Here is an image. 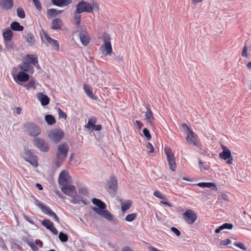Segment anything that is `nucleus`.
I'll return each instance as SVG.
<instances>
[{"label": "nucleus", "mask_w": 251, "mask_h": 251, "mask_svg": "<svg viewBox=\"0 0 251 251\" xmlns=\"http://www.w3.org/2000/svg\"><path fill=\"white\" fill-rule=\"evenodd\" d=\"M92 202L97 206L93 207L92 209L94 212L109 221L113 220V216L106 209V205L105 203L96 198L93 199Z\"/></svg>", "instance_id": "obj_1"}, {"label": "nucleus", "mask_w": 251, "mask_h": 251, "mask_svg": "<svg viewBox=\"0 0 251 251\" xmlns=\"http://www.w3.org/2000/svg\"><path fill=\"white\" fill-rule=\"evenodd\" d=\"M98 4L96 2H93L91 4L89 2L82 0L76 5L75 10L77 13H92L94 10L98 11Z\"/></svg>", "instance_id": "obj_2"}, {"label": "nucleus", "mask_w": 251, "mask_h": 251, "mask_svg": "<svg viewBox=\"0 0 251 251\" xmlns=\"http://www.w3.org/2000/svg\"><path fill=\"white\" fill-rule=\"evenodd\" d=\"M69 147L67 144L59 145L57 148L56 166L59 167L67 156Z\"/></svg>", "instance_id": "obj_3"}, {"label": "nucleus", "mask_w": 251, "mask_h": 251, "mask_svg": "<svg viewBox=\"0 0 251 251\" xmlns=\"http://www.w3.org/2000/svg\"><path fill=\"white\" fill-rule=\"evenodd\" d=\"M103 44L101 46V48H103L102 53L105 56L109 55L112 52V48L111 44V38L110 35L107 33H103L101 36Z\"/></svg>", "instance_id": "obj_4"}, {"label": "nucleus", "mask_w": 251, "mask_h": 251, "mask_svg": "<svg viewBox=\"0 0 251 251\" xmlns=\"http://www.w3.org/2000/svg\"><path fill=\"white\" fill-rule=\"evenodd\" d=\"M64 135L63 131L58 129H53L48 132V136L50 140L55 143H58L63 138Z\"/></svg>", "instance_id": "obj_5"}, {"label": "nucleus", "mask_w": 251, "mask_h": 251, "mask_svg": "<svg viewBox=\"0 0 251 251\" xmlns=\"http://www.w3.org/2000/svg\"><path fill=\"white\" fill-rule=\"evenodd\" d=\"M35 204L41 209L44 213L51 217L55 221L58 223L59 222V219L57 216L48 206L41 202L39 201H35Z\"/></svg>", "instance_id": "obj_6"}, {"label": "nucleus", "mask_w": 251, "mask_h": 251, "mask_svg": "<svg viewBox=\"0 0 251 251\" xmlns=\"http://www.w3.org/2000/svg\"><path fill=\"white\" fill-rule=\"evenodd\" d=\"M164 152L167 156L169 168L172 171L174 172L176 170V168L174 154L173 153L171 149L169 147H165L164 148Z\"/></svg>", "instance_id": "obj_7"}, {"label": "nucleus", "mask_w": 251, "mask_h": 251, "mask_svg": "<svg viewBox=\"0 0 251 251\" xmlns=\"http://www.w3.org/2000/svg\"><path fill=\"white\" fill-rule=\"evenodd\" d=\"M25 131L31 136H37L41 132L40 128L35 124L27 123L24 126Z\"/></svg>", "instance_id": "obj_8"}, {"label": "nucleus", "mask_w": 251, "mask_h": 251, "mask_svg": "<svg viewBox=\"0 0 251 251\" xmlns=\"http://www.w3.org/2000/svg\"><path fill=\"white\" fill-rule=\"evenodd\" d=\"M72 180L69 173L66 170H63L59 174L58 183L61 186L63 187L71 184Z\"/></svg>", "instance_id": "obj_9"}, {"label": "nucleus", "mask_w": 251, "mask_h": 251, "mask_svg": "<svg viewBox=\"0 0 251 251\" xmlns=\"http://www.w3.org/2000/svg\"><path fill=\"white\" fill-rule=\"evenodd\" d=\"M186 140L189 144L197 146L199 149H201L199 146V139L192 130H189V132L186 133Z\"/></svg>", "instance_id": "obj_10"}, {"label": "nucleus", "mask_w": 251, "mask_h": 251, "mask_svg": "<svg viewBox=\"0 0 251 251\" xmlns=\"http://www.w3.org/2000/svg\"><path fill=\"white\" fill-rule=\"evenodd\" d=\"M33 141L34 145L41 151L47 152L49 151L48 144L44 139L36 137L33 139Z\"/></svg>", "instance_id": "obj_11"}, {"label": "nucleus", "mask_w": 251, "mask_h": 251, "mask_svg": "<svg viewBox=\"0 0 251 251\" xmlns=\"http://www.w3.org/2000/svg\"><path fill=\"white\" fill-rule=\"evenodd\" d=\"M183 216L185 221L189 225L193 224L195 222L197 218L196 213L191 210H186L183 214Z\"/></svg>", "instance_id": "obj_12"}, {"label": "nucleus", "mask_w": 251, "mask_h": 251, "mask_svg": "<svg viewBox=\"0 0 251 251\" xmlns=\"http://www.w3.org/2000/svg\"><path fill=\"white\" fill-rule=\"evenodd\" d=\"M24 157L26 161L28 162L33 167H36L38 166L37 157L34 155L31 151H25L24 153Z\"/></svg>", "instance_id": "obj_13"}, {"label": "nucleus", "mask_w": 251, "mask_h": 251, "mask_svg": "<svg viewBox=\"0 0 251 251\" xmlns=\"http://www.w3.org/2000/svg\"><path fill=\"white\" fill-rule=\"evenodd\" d=\"M223 151L219 154L220 158L224 160H227L226 163L228 164L232 163L233 158L230 150L226 147H223Z\"/></svg>", "instance_id": "obj_14"}, {"label": "nucleus", "mask_w": 251, "mask_h": 251, "mask_svg": "<svg viewBox=\"0 0 251 251\" xmlns=\"http://www.w3.org/2000/svg\"><path fill=\"white\" fill-rule=\"evenodd\" d=\"M61 190L63 193L71 197H73L76 195V191L75 186L71 184L61 187Z\"/></svg>", "instance_id": "obj_15"}, {"label": "nucleus", "mask_w": 251, "mask_h": 251, "mask_svg": "<svg viewBox=\"0 0 251 251\" xmlns=\"http://www.w3.org/2000/svg\"><path fill=\"white\" fill-rule=\"evenodd\" d=\"M13 77L15 81L17 82H25L29 79V76L27 74L23 72H19L17 75L13 74Z\"/></svg>", "instance_id": "obj_16"}, {"label": "nucleus", "mask_w": 251, "mask_h": 251, "mask_svg": "<svg viewBox=\"0 0 251 251\" xmlns=\"http://www.w3.org/2000/svg\"><path fill=\"white\" fill-rule=\"evenodd\" d=\"M42 38H44L47 40V41L52 46V47L55 50H59V46L57 41L50 37L48 35V34L45 31H43V35H42Z\"/></svg>", "instance_id": "obj_17"}, {"label": "nucleus", "mask_w": 251, "mask_h": 251, "mask_svg": "<svg viewBox=\"0 0 251 251\" xmlns=\"http://www.w3.org/2000/svg\"><path fill=\"white\" fill-rule=\"evenodd\" d=\"M146 110L145 114L146 120L150 123L151 126H153L155 119L149 105L146 106Z\"/></svg>", "instance_id": "obj_18"}, {"label": "nucleus", "mask_w": 251, "mask_h": 251, "mask_svg": "<svg viewBox=\"0 0 251 251\" xmlns=\"http://www.w3.org/2000/svg\"><path fill=\"white\" fill-rule=\"evenodd\" d=\"M14 6L13 0H0V8L3 10H9L11 9Z\"/></svg>", "instance_id": "obj_19"}, {"label": "nucleus", "mask_w": 251, "mask_h": 251, "mask_svg": "<svg viewBox=\"0 0 251 251\" xmlns=\"http://www.w3.org/2000/svg\"><path fill=\"white\" fill-rule=\"evenodd\" d=\"M20 69L23 72H28L30 74H32L34 72L33 67L30 66L29 64L26 62H23V63L19 66Z\"/></svg>", "instance_id": "obj_20"}, {"label": "nucleus", "mask_w": 251, "mask_h": 251, "mask_svg": "<svg viewBox=\"0 0 251 251\" xmlns=\"http://www.w3.org/2000/svg\"><path fill=\"white\" fill-rule=\"evenodd\" d=\"M37 99L41 102V104L43 106L48 105L50 102V99L46 95H44L42 93H38L36 95Z\"/></svg>", "instance_id": "obj_21"}, {"label": "nucleus", "mask_w": 251, "mask_h": 251, "mask_svg": "<svg viewBox=\"0 0 251 251\" xmlns=\"http://www.w3.org/2000/svg\"><path fill=\"white\" fill-rule=\"evenodd\" d=\"M52 4L59 7L66 6L72 3V0H51Z\"/></svg>", "instance_id": "obj_22"}, {"label": "nucleus", "mask_w": 251, "mask_h": 251, "mask_svg": "<svg viewBox=\"0 0 251 251\" xmlns=\"http://www.w3.org/2000/svg\"><path fill=\"white\" fill-rule=\"evenodd\" d=\"M79 38L83 46H87L90 42V39L88 35L83 32H81L79 33Z\"/></svg>", "instance_id": "obj_23"}, {"label": "nucleus", "mask_w": 251, "mask_h": 251, "mask_svg": "<svg viewBox=\"0 0 251 251\" xmlns=\"http://www.w3.org/2000/svg\"><path fill=\"white\" fill-rule=\"evenodd\" d=\"M25 39L29 46L33 45L35 42L34 35L31 32H27L25 36Z\"/></svg>", "instance_id": "obj_24"}, {"label": "nucleus", "mask_w": 251, "mask_h": 251, "mask_svg": "<svg viewBox=\"0 0 251 251\" xmlns=\"http://www.w3.org/2000/svg\"><path fill=\"white\" fill-rule=\"evenodd\" d=\"M62 25V21L60 19H55L52 20L51 27L53 29H60Z\"/></svg>", "instance_id": "obj_25"}, {"label": "nucleus", "mask_w": 251, "mask_h": 251, "mask_svg": "<svg viewBox=\"0 0 251 251\" xmlns=\"http://www.w3.org/2000/svg\"><path fill=\"white\" fill-rule=\"evenodd\" d=\"M62 11L57 10L55 9H50L47 11V16L48 19L54 18L61 13Z\"/></svg>", "instance_id": "obj_26"}, {"label": "nucleus", "mask_w": 251, "mask_h": 251, "mask_svg": "<svg viewBox=\"0 0 251 251\" xmlns=\"http://www.w3.org/2000/svg\"><path fill=\"white\" fill-rule=\"evenodd\" d=\"M4 41H10L12 39L13 33L9 29H6L2 33Z\"/></svg>", "instance_id": "obj_27"}, {"label": "nucleus", "mask_w": 251, "mask_h": 251, "mask_svg": "<svg viewBox=\"0 0 251 251\" xmlns=\"http://www.w3.org/2000/svg\"><path fill=\"white\" fill-rule=\"evenodd\" d=\"M109 189L113 191H115L117 188V181L115 177H111L108 181Z\"/></svg>", "instance_id": "obj_28"}, {"label": "nucleus", "mask_w": 251, "mask_h": 251, "mask_svg": "<svg viewBox=\"0 0 251 251\" xmlns=\"http://www.w3.org/2000/svg\"><path fill=\"white\" fill-rule=\"evenodd\" d=\"M25 87H26L27 89L32 88L35 90H38L40 89L41 85L39 83H36L35 81H30L25 85Z\"/></svg>", "instance_id": "obj_29"}, {"label": "nucleus", "mask_w": 251, "mask_h": 251, "mask_svg": "<svg viewBox=\"0 0 251 251\" xmlns=\"http://www.w3.org/2000/svg\"><path fill=\"white\" fill-rule=\"evenodd\" d=\"M197 185L201 187L210 188L213 187V190L214 191H217V187L216 185L214 183L211 182H199Z\"/></svg>", "instance_id": "obj_30"}, {"label": "nucleus", "mask_w": 251, "mask_h": 251, "mask_svg": "<svg viewBox=\"0 0 251 251\" xmlns=\"http://www.w3.org/2000/svg\"><path fill=\"white\" fill-rule=\"evenodd\" d=\"M97 119L96 117H92L88 120L87 124L85 126V127L90 130L95 124L97 123Z\"/></svg>", "instance_id": "obj_31"}, {"label": "nucleus", "mask_w": 251, "mask_h": 251, "mask_svg": "<svg viewBox=\"0 0 251 251\" xmlns=\"http://www.w3.org/2000/svg\"><path fill=\"white\" fill-rule=\"evenodd\" d=\"M73 199L71 200V202L73 204H80L83 203L84 204H86V202L84 200L82 199V198L79 196H74L72 197Z\"/></svg>", "instance_id": "obj_32"}, {"label": "nucleus", "mask_w": 251, "mask_h": 251, "mask_svg": "<svg viewBox=\"0 0 251 251\" xmlns=\"http://www.w3.org/2000/svg\"><path fill=\"white\" fill-rule=\"evenodd\" d=\"M25 58L29 63L33 65H35V64L38 62V58L35 55L27 54L25 56Z\"/></svg>", "instance_id": "obj_33"}, {"label": "nucleus", "mask_w": 251, "mask_h": 251, "mask_svg": "<svg viewBox=\"0 0 251 251\" xmlns=\"http://www.w3.org/2000/svg\"><path fill=\"white\" fill-rule=\"evenodd\" d=\"M11 28L15 31H21L24 30V26L21 25L18 22H14L11 24Z\"/></svg>", "instance_id": "obj_34"}, {"label": "nucleus", "mask_w": 251, "mask_h": 251, "mask_svg": "<svg viewBox=\"0 0 251 251\" xmlns=\"http://www.w3.org/2000/svg\"><path fill=\"white\" fill-rule=\"evenodd\" d=\"M84 90L86 95L91 99H94V95L91 91L90 86L86 84H84L83 86Z\"/></svg>", "instance_id": "obj_35"}, {"label": "nucleus", "mask_w": 251, "mask_h": 251, "mask_svg": "<svg viewBox=\"0 0 251 251\" xmlns=\"http://www.w3.org/2000/svg\"><path fill=\"white\" fill-rule=\"evenodd\" d=\"M131 203L132 202L130 201H128L126 202L122 203L121 205L122 211L125 212L129 209L130 207Z\"/></svg>", "instance_id": "obj_36"}, {"label": "nucleus", "mask_w": 251, "mask_h": 251, "mask_svg": "<svg viewBox=\"0 0 251 251\" xmlns=\"http://www.w3.org/2000/svg\"><path fill=\"white\" fill-rule=\"evenodd\" d=\"M42 224L44 226L49 230L51 229L50 228L53 226V223L48 219L44 220L42 221Z\"/></svg>", "instance_id": "obj_37"}, {"label": "nucleus", "mask_w": 251, "mask_h": 251, "mask_svg": "<svg viewBox=\"0 0 251 251\" xmlns=\"http://www.w3.org/2000/svg\"><path fill=\"white\" fill-rule=\"evenodd\" d=\"M45 120L47 123L50 125H51L55 123L54 118L50 115H46L45 116Z\"/></svg>", "instance_id": "obj_38"}, {"label": "nucleus", "mask_w": 251, "mask_h": 251, "mask_svg": "<svg viewBox=\"0 0 251 251\" xmlns=\"http://www.w3.org/2000/svg\"><path fill=\"white\" fill-rule=\"evenodd\" d=\"M80 13H77L76 10L74 12V21L77 26H79L80 24L81 16L79 15Z\"/></svg>", "instance_id": "obj_39"}, {"label": "nucleus", "mask_w": 251, "mask_h": 251, "mask_svg": "<svg viewBox=\"0 0 251 251\" xmlns=\"http://www.w3.org/2000/svg\"><path fill=\"white\" fill-rule=\"evenodd\" d=\"M17 14L20 18L24 19L25 17V11L24 9L21 7H18L17 9Z\"/></svg>", "instance_id": "obj_40"}, {"label": "nucleus", "mask_w": 251, "mask_h": 251, "mask_svg": "<svg viewBox=\"0 0 251 251\" xmlns=\"http://www.w3.org/2000/svg\"><path fill=\"white\" fill-rule=\"evenodd\" d=\"M58 238L60 241L62 242H67L68 240V237L66 234L61 232L59 234Z\"/></svg>", "instance_id": "obj_41"}, {"label": "nucleus", "mask_w": 251, "mask_h": 251, "mask_svg": "<svg viewBox=\"0 0 251 251\" xmlns=\"http://www.w3.org/2000/svg\"><path fill=\"white\" fill-rule=\"evenodd\" d=\"M137 216L136 213H131L130 214L127 215L126 217V220L127 222H132L135 220Z\"/></svg>", "instance_id": "obj_42"}, {"label": "nucleus", "mask_w": 251, "mask_h": 251, "mask_svg": "<svg viewBox=\"0 0 251 251\" xmlns=\"http://www.w3.org/2000/svg\"><path fill=\"white\" fill-rule=\"evenodd\" d=\"M153 195L160 199L166 200V197L158 190L155 191L153 193Z\"/></svg>", "instance_id": "obj_43"}, {"label": "nucleus", "mask_w": 251, "mask_h": 251, "mask_svg": "<svg viewBox=\"0 0 251 251\" xmlns=\"http://www.w3.org/2000/svg\"><path fill=\"white\" fill-rule=\"evenodd\" d=\"M233 226V225L230 223H225L221 226L223 230L225 229H231Z\"/></svg>", "instance_id": "obj_44"}, {"label": "nucleus", "mask_w": 251, "mask_h": 251, "mask_svg": "<svg viewBox=\"0 0 251 251\" xmlns=\"http://www.w3.org/2000/svg\"><path fill=\"white\" fill-rule=\"evenodd\" d=\"M78 193L84 196H87L88 194V192L87 189L85 187H81L78 189Z\"/></svg>", "instance_id": "obj_45"}, {"label": "nucleus", "mask_w": 251, "mask_h": 251, "mask_svg": "<svg viewBox=\"0 0 251 251\" xmlns=\"http://www.w3.org/2000/svg\"><path fill=\"white\" fill-rule=\"evenodd\" d=\"M144 135L147 140H150L151 138V135L150 133L149 130L147 128H144L143 130Z\"/></svg>", "instance_id": "obj_46"}, {"label": "nucleus", "mask_w": 251, "mask_h": 251, "mask_svg": "<svg viewBox=\"0 0 251 251\" xmlns=\"http://www.w3.org/2000/svg\"><path fill=\"white\" fill-rule=\"evenodd\" d=\"M58 116L59 118H62L64 119H66L67 115L65 113H64L60 108H59L58 110Z\"/></svg>", "instance_id": "obj_47"}, {"label": "nucleus", "mask_w": 251, "mask_h": 251, "mask_svg": "<svg viewBox=\"0 0 251 251\" xmlns=\"http://www.w3.org/2000/svg\"><path fill=\"white\" fill-rule=\"evenodd\" d=\"M248 47L246 45V43H245V46L242 50V56L243 57H248V54L247 53Z\"/></svg>", "instance_id": "obj_48"}, {"label": "nucleus", "mask_w": 251, "mask_h": 251, "mask_svg": "<svg viewBox=\"0 0 251 251\" xmlns=\"http://www.w3.org/2000/svg\"><path fill=\"white\" fill-rule=\"evenodd\" d=\"M233 245L243 250H246L247 249L246 247L243 244L240 242H234Z\"/></svg>", "instance_id": "obj_49"}, {"label": "nucleus", "mask_w": 251, "mask_h": 251, "mask_svg": "<svg viewBox=\"0 0 251 251\" xmlns=\"http://www.w3.org/2000/svg\"><path fill=\"white\" fill-rule=\"evenodd\" d=\"M28 245L34 251L38 250V248L36 245L33 242H27Z\"/></svg>", "instance_id": "obj_50"}, {"label": "nucleus", "mask_w": 251, "mask_h": 251, "mask_svg": "<svg viewBox=\"0 0 251 251\" xmlns=\"http://www.w3.org/2000/svg\"><path fill=\"white\" fill-rule=\"evenodd\" d=\"M218 199L219 201H220L221 200H223L224 201H228V195H226V194L223 193L218 197Z\"/></svg>", "instance_id": "obj_51"}, {"label": "nucleus", "mask_w": 251, "mask_h": 251, "mask_svg": "<svg viewBox=\"0 0 251 251\" xmlns=\"http://www.w3.org/2000/svg\"><path fill=\"white\" fill-rule=\"evenodd\" d=\"M198 164H199V166L201 171L203 173H205V171L207 170V169L206 167H205L204 166H203L202 165V163L201 161L200 160L199 161Z\"/></svg>", "instance_id": "obj_52"}, {"label": "nucleus", "mask_w": 251, "mask_h": 251, "mask_svg": "<svg viewBox=\"0 0 251 251\" xmlns=\"http://www.w3.org/2000/svg\"><path fill=\"white\" fill-rule=\"evenodd\" d=\"M36 8L40 10L41 9V5L39 0H32Z\"/></svg>", "instance_id": "obj_53"}, {"label": "nucleus", "mask_w": 251, "mask_h": 251, "mask_svg": "<svg viewBox=\"0 0 251 251\" xmlns=\"http://www.w3.org/2000/svg\"><path fill=\"white\" fill-rule=\"evenodd\" d=\"M171 230L177 236H179L180 235V232L179 230L175 227H172Z\"/></svg>", "instance_id": "obj_54"}, {"label": "nucleus", "mask_w": 251, "mask_h": 251, "mask_svg": "<svg viewBox=\"0 0 251 251\" xmlns=\"http://www.w3.org/2000/svg\"><path fill=\"white\" fill-rule=\"evenodd\" d=\"M147 148L149 149L148 152L150 153L153 152L154 151V148L152 145L149 142L147 145Z\"/></svg>", "instance_id": "obj_55"}, {"label": "nucleus", "mask_w": 251, "mask_h": 251, "mask_svg": "<svg viewBox=\"0 0 251 251\" xmlns=\"http://www.w3.org/2000/svg\"><path fill=\"white\" fill-rule=\"evenodd\" d=\"M135 126L138 130H140L142 127L143 124L139 121H136L135 123Z\"/></svg>", "instance_id": "obj_56"}, {"label": "nucleus", "mask_w": 251, "mask_h": 251, "mask_svg": "<svg viewBox=\"0 0 251 251\" xmlns=\"http://www.w3.org/2000/svg\"><path fill=\"white\" fill-rule=\"evenodd\" d=\"M5 43L6 48L8 49H11L13 48V46L10 41H4Z\"/></svg>", "instance_id": "obj_57"}, {"label": "nucleus", "mask_w": 251, "mask_h": 251, "mask_svg": "<svg viewBox=\"0 0 251 251\" xmlns=\"http://www.w3.org/2000/svg\"><path fill=\"white\" fill-rule=\"evenodd\" d=\"M101 129V126L100 125H95L92 128L91 130L100 131Z\"/></svg>", "instance_id": "obj_58"}, {"label": "nucleus", "mask_w": 251, "mask_h": 251, "mask_svg": "<svg viewBox=\"0 0 251 251\" xmlns=\"http://www.w3.org/2000/svg\"><path fill=\"white\" fill-rule=\"evenodd\" d=\"M230 242H231L230 240H229L228 239H226V240L221 241L220 242V244L221 245H227L228 244H229Z\"/></svg>", "instance_id": "obj_59"}, {"label": "nucleus", "mask_w": 251, "mask_h": 251, "mask_svg": "<svg viewBox=\"0 0 251 251\" xmlns=\"http://www.w3.org/2000/svg\"><path fill=\"white\" fill-rule=\"evenodd\" d=\"M160 203L169 207L172 206V205L167 201L166 199V200H162V201H160Z\"/></svg>", "instance_id": "obj_60"}, {"label": "nucleus", "mask_w": 251, "mask_h": 251, "mask_svg": "<svg viewBox=\"0 0 251 251\" xmlns=\"http://www.w3.org/2000/svg\"><path fill=\"white\" fill-rule=\"evenodd\" d=\"M181 126H182V128H183V130H184V131H187V133L188 132H189V130H191V129H190L189 128V127H188V126L186 124H182Z\"/></svg>", "instance_id": "obj_61"}, {"label": "nucleus", "mask_w": 251, "mask_h": 251, "mask_svg": "<svg viewBox=\"0 0 251 251\" xmlns=\"http://www.w3.org/2000/svg\"><path fill=\"white\" fill-rule=\"evenodd\" d=\"M50 229L54 235H57L58 234V230L56 228H55L53 226Z\"/></svg>", "instance_id": "obj_62"}, {"label": "nucleus", "mask_w": 251, "mask_h": 251, "mask_svg": "<svg viewBox=\"0 0 251 251\" xmlns=\"http://www.w3.org/2000/svg\"><path fill=\"white\" fill-rule=\"evenodd\" d=\"M25 219L26 221H27L31 224L33 225L34 224L33 221L32 219H30V218H29L27 216H25Z\"/></svg>", "instance_id": "obj_63"}, {"label": "nucleus", "mask_w": 251, "mask_h": 251, "mask_svg": "<svg viewBox=\"0 0 251 251\" xmlns=\"http://www.w3.org/2000/svg\"><path fill=\"white\" fill-rule=\"evenodd\" d=\"M122 251H132L129 247H125L123 249Z\"/></svg>", "instance_id": "obj_64"}]
</instances>
